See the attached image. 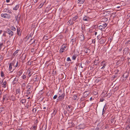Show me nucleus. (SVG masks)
<instances>
[{
	"label": "nucleus",
	"mask_w": 130,
	"mask_h": 130,
	"mask_svg": "<svg viewBox=\"0 0 130 130\" xmlns=\"http://www.w3.org/2000/svg\"><path fill=\"white\" fill-rule=\"evenodd\" d=\"M65 93L64 92L62 93V95H59V96L57 99V102L61 101L64 99L65 96Z\"/></svg>",
	"instance_id": "1"
},
{
	"label": "nucleus",
	"mask_w": 130,
	"mask_h": 130,
	"mask_svg": "<svg viewBox=\"0 0 130 130\" xmlns=\"http://www.w3.org/2000/svg\"><path fill=\"white\" fill-rule=\"evenodd\" d=\"M1 17L5 19H9L11 17V15L9 14L4 13L1 14Z\"/></svg>",
	"instance_id": "2"
},
{
	"label": "nucleus",
	"mask_w": 130,
	"mask_h": 130,
	"mask_svg": "<svg viewBox=\"0 0 130 130\" xmlns=\"http://www.w3.org/2000/svg\"><path fill=\"white\" fill-rule=\"evenodd\" d=\"M66 108L67 109L68 111L70 113L71 112L74 108L72 107L71 105H67L66 106Z\"/></svg>",
	"instance_id": "3"
},
{
	"label": "nucleus",
	"mask_w": 130,
	"mask_h": 130,
	"mask_svg": "<svg viewBox=\"0 0 130 130\" xmlns=\"http://www.w3.org/2000/svg\"><path fill=\"white\" fill-rule=\"evenodd\" d=\"M85 125L84 124H80L76 127L77 129H84L86 128Z\"/></svg>",
	"instance_id": "4"
},
{
	"label": "nucleus",
	"mask_w": 130,
	"mask_h": 130,
	"mask_svg": "<svg viewBox=\"0 0 130 130\" xmlns=\"http://www.w3.org/2000/svg\"><path fill=\"white\" fill-rule=\"evenodd\" d=\"M6 33H8L9 35V37L12 36L14 34L13 32L11 31L10 29H7L6 31Z\"/></svg>",
	"instance_id": "5"
},
{
	"label": "nucleus",
	"mask_w": 130,
	"mask_h": 130,
	"mask_svg": "<svg viewBox=\"0 0 130 130\" xmlns=\"http://www.w3.org/2000/svg\"><path fill=\"white\" fill-rule=\"evenodd\" d=\"M106 41V39L104 38H101L99 40V43L101 44L104 43Z\"/></svg>",
	"instance_id": "6"
},
{
	"label": "nucleus",
	"mask_w": 130,
	"mask_h": 130,
	"mask_svg": "<svg viewBox=\"0 0 130 130\" xmlns=\"http://www.w3.org/2000/svg\"><path fill=\"white\" fill-rule=\"evenodd\" d=\"M79 39L81 41H83L84 40V37L82 33L80 34L79 35Z\"/></svg>",
	"instance_id": "7"
},
{
	"label": "nucleus",
	"mask_w": 130,
	"mask_h": 130,
	"mask_svg": "<svg viewBox=\"0 0 130 130\" xmlns=\"http://www.w3.org/2000/svg\"><path fill=\"white\" fill-rule=\"evenodd\" d=\"M57 109H53V111L51 114L52 116L53 117L57 113Z\"/></svg>",
	"instance_id": "8"
},
{
	"label": "nucleus",
	"mask_w": 130,
	"mask_h": 130,
	"mask_svg": "<svg viewBox=\"0 0 130 130\" xmlns=\"http://www.w3.org/2000/svg\"><path fill=\"white\" fill-rule=\"evenodd\" d=\"M20 15L19 14H18V15L15 16V19L17 21L18 23L19 21V20L20 19Z\"/></svg>",
	"instance_id": "9"
},
{
	"label": "nucleus",
	"mask_w": 130,
	"mask_h": 130,
	"mask_svg": "<svg viewBox=\"0 0 130 130\" xmlns=\"http://www.w3.org/2000/svg\"><path fill=\"white\" fill-rule=\"evenodd\" d=\"M85 0H78L77 1V3L79 5H81V4L84 3Z\"/></svg>",
	"instance_id": "10"
},
{
	"label": "nucleus",
	"mask_w": 130,
	"mask_h": 130,
	"mask_svg": "<svg viewBox=\"0 0 130 130\" xmlns=\"http://www.w3.org/2000/svg\"><path fill=\"white\" fill-rule=\"evenodd\" d=\"M4 49V45H3V43H0V51L3 50Z\"/></svg>",
	"instance_id": "11"
},
{
	"label": "nucleus",
	"mask_w": 130,
	"mask_h": 130,
	"mask_svg": "<svg viewBox=\"0 0 130 130\" xmlns=\"http://www.w3.org/2000/svg\"><path fill=\"white\" fill-rule=\"evenodd\" d=\"M17 34L19 36H21V32L19 28H18L17 29Z\"/></svg>",
	"instance_id": "12"
},
{
	"label": "nucleus",
	"mask_w": 130,
	"mask_h": 130,
	"mask_svg": "<svg viewBox=\"0 0 130 130\" xmlns=\"http://www.w3.org/2000/svg\"><path fill=\"white\" fill-rule=\"evenodd\" d=\"M129 49L127 47H126L123 50V54H126L129 51Z\"/></svg>",
	"instance_id": "13"
},
{
	"label": "nucleus",
	"mask_w": 130,
	"mask_h": 130,
	"mask_svg": "<svg viewBox=\"0 0 130 130\" xmlns=\"http://www.w3.org/2000/svg\"><path fill=\"white\" fill-rule=\"evenodd\" d=\"M18 81V79L16 77H15L14 79L13 80L12 84L13 85H14L15 84H16L17 82Z\"/></svg>",
	"instance_id": "14"
},
{
	"label": "nucleus",
	"mask_w": 130,
	"mask_h": 130,
	"mask_svg": "<svg viewBox=\"0 0 130 130\" xmlns=\"http://www.w3.org/2000/svg\"><path fill=\"white\" fill-rule=\"evenodd\" d=\"M76 38H75L72 39L70 41V43H71L72 45L76 43Z\"/></svg>",
	"instance_id": "15"
},
{
	"label": "nucleus",
	"mask_w": 130,
	"mask_h": 130,
	"mask_svg": "<svg viewBox=\"0 0 130 130\" xmlns=\"http://www.w3.org/2000/svg\"><path fill=\"white\" fill-rule=\"evenodd\" d=\"M8 96L7 94H6L3 96V101H4L5 100H7L8 99Z\"/></svg>",
	"instance_id": "16"
},
{
	"label": "nucleus",
	"mask_w": 130,
	"mask_h": 130,
	"mask_svg": "<svg viewBox=\"0 0 130 130\" xmlns=\"http://www.w3.org/2000/svg\"><path fill=\"white\" fill-rule=\"evenodd\" d=\"M20 6V4H18L16 5L13 8V10H17L18 9Z\"/></svg>",
	"instance_id": "17"
},
{
	"label": "nucleus",
	"mask_w": 130,
	"mask_h": 130,
	"mask_svg": "<svg viewBox=\"0 0 130 130\" xmlns=\"http://www.w3.org/2000/svg\"><path fill=\"white\" fill-rule=\"evenodd\" d=\"M17 60H13L12 63H10L12 66H14L15 63L17 62Z\"/></svg>",
	"instance_id": "18"
},
{
	"label": "nucleus",
	"mask_w": 130,
	"mask_h": 130,
	"mask_svg": "<svg viewBox=\"0 0 130 130\" xmlns=\"http://www.w3.org/2000/svg\"><path fill=\"white\" fill-rule=\"evenodd\" d=\"M88 94H87V92H85L83 94V98H85L86 97L88 96Z\"/></svg>",
	"instance_id": "19"
},
{
	"label": "nucleus",
	"mask_w": 130,
	"mask_h": 130,
	"mask_svg": "<svg viewBox=\"0 0 130 130\" xmlns=\"http://www.w3.org/2000/svg\"><path fill=\"white\" fill-rule=\"evenodd\" d=\"M68 25H71L73 24H74V23L73 21H71V20H70L68 22Z\"/></svg>",
	"instance_id": "20"
},
{
	"label": "nucleus",
	"mask_w": 130,
	"mask_h": 130,
	"mask_svg": "<svg viewBox=\"0 0 130 130\" xmlns=\"http://www.w3.org/2000/svg\"><path fill=\"white\" fill-rule=\"evenodd\" d=\"M69 124L71 127H73L75 126V124L73 122H70L69 123Z\"/></svg>",
	"instance_id": "21"
},
{
	"label": "nucleus",
	"mask_w": 130,
	"mask_h": 130,
	"mask_svg": "<svg viewBox=\"0 0 130 130\" xmlns=\"http://www.w3.org/2000/svg\"><path fill=\"white\" fill-rule=\"evenodd\" d=\"M78 55L77 54H74L72 57V59L73 60H75L76 57Z\"/></svg>",
	"instance_id": "22"
},
{
	"label": "nucleus",
	"mask_w": 130,
	"mask_h": 130,
	"mask_svg": "<svg viewBox=\"0 0 130 130\" xmlns=\"http://www.w3.org/2000/svg\"><path fill=\"white\" fill-rule=\"evenodd\" d=\"M5 109L4 107H1L0 108V113L1 112H3L4 113V112Z\"/></svg>",
	"instance_id": "23"
},
{
	"label": "nucleus",
	"mask_w": 130,
	"mask_h": 130,
	"mask_svg": "<svg viewBox=\"0 0 130 130\" xmlns=\"http://www.w3.org/2000/svg\"><path fill=\"white\" fill-rule=\"evenodd\" d=\"M22 74V70H20L18 72L17 74L18 75L19 77Z\"/></svg>",
	"instance_id": "24"
},
{
	"label": "nucleus",
	"mask_w": 130,
	"mask_h": 130,
	"mask_svg": "<svg viewBox=\"0 0 130 130\" xmlns=\"http://www.w3.org/2000/svg\"><path fill=\"white\" fill-rule=\"evenodd\" d=\"M16 94H20V88H18L17 89H16Z\"/></svg>",
	"instance_id": "25"
},
{
	"label": "nucleus",
	"mask_w": 130,
	"mask_h": 130,
	"mask_svg": "<svg viewBox=\"0 0 130 130\" xmlns=\"http://www.w3.org/2000/svg\"><path fill=\"white\" fill-rule=\"evenodd\" d=\"M78 15H75V16L74 17H73V18L72 21H75L76 20V19H78Z\"/></svg>",
	"instance_id": "26"
},
{
	"label": "nucleus",
	"mask_w": 130,
	"mask_h": 130,
	"mask_svg": "<svg viewBox=\"0 0 130 130\" xmlns=\"http://www.w3.org/2000/svg\"><path fill=\"white\" fill-rule=\"evenodd\" d=\"M37 128V125H34L33 126L31 127V130H35Z\"/></svg>",
	"instance_id": "27"
},
{
	"label": "nucleus",
	"mask_w": 130,
	"mask_h": 130,
	"mask_svg": "<svg viewBox=\"0 0 130 130\" xmlns=\"http://www.w3.org/2000/svg\"><path fill=\"white\" fill-rule=\"evenodd\" d=\"M26 100L25 99H23L21 100L20 102L23 104L25 103L26 102Z\"/></svg>",
	"instance_id": "28"
},
{
	"label": "nucleus",
	"mask_w": 130,
	"mask_h": 130,
	"mask_svg": "<svg viewBox=\"0 0 130 130\" xmlns=\"http://www.w3.org/2000/svg\"><path fill=\"white\" fill-rule=\"evenodd\" d=\"M7 82L6 81H4L3 84V86H2L4 88H6V84Z\"/></svg>",
	"instance_id": "29"
},
{
	"label": "nucleus",
	"mask_w": 130,
	"mask_h": 130,
	"mask_svg": "<svg viewBox=\"0 0 130 130\" xmlns=\"http://www.w3.org/2000/svg\"><path fill=\"white\" fill-rule=\"evenodd\" d=\"M83 20L84 21H88V20H89V18H88L86 17H84V18H83Z\"/></svg>",
	"instance_id": "30"
},
{
	"label": "nucleus",
	"mask_w": 130,
	"mask_h": 130,
	"mask_svg": "<svg viewBox=\"0 0 130 130\" xmlns=\"http://www.w3.org/2000/svg\"><path fill=\"white\" fill-rule=\"evenodd\" d=\"M90 51V50L88 48H86L84 50V51L86 53H88V52Z\"/></svg>",
	"instance_id": "31"
},
{
	"label": "nucleus",
	"mask_w": 130,
	"mask_h": 130,
	"mask_svg": "<svg viewBox=\"0 0 130 130\" xmlns=\"http://www.w3.org/2000/svg\"><path fill=\"white\" fill-rule=\"evenodd\" d=\"M11 29L13 31H15L16 30V29L13 26H11Z\"/></svg>",
	"instance_id": "32"
},
{
	"label": "nucleus",
	"mask_w": 130,
	"mask_h": 130,
	"mask_svg": "<svg viewBox=\"0 0 130 130\" xmlns=\"http://www.w3.org/2000/svg\"><path fill=\"white\" fill-rule=\"evenodd\" d=\"M62 90H60L58 93V95H62V93H61L62 92Z\"/></svg>",
	"instance_id": "33"
},
{
	"label": "nucleus",
	"mask_w": 130,
	"mask_h": 130,
	"mask_svg": "<svg viewBox=\"0 0 130 130\" xmlns=\"http://www.w3.org/2000/svg\"><path fill=\"white\" fill-rule=\"evenodd\" d=\"M99 29L102 30L104 29L105 28L103 27L102 25H100L99 26Z\"/></svg>",
	"instance_id": "34"
},
{
	"label": "nucleus",
	"mask_w": 130,
	"mask_h": 130,
	"mask_svg": "<svg viewBox=\"0 0 130 130\" xmlns=\"http://www.w3.org/2000/svg\"><path fill=\"white\" fill-rule=\"evenodd\" d=\"M66 46H65L64 45H62L61 46V48L62 50H65V48H66Z\"/></svg>",
	"instance_id": "35"
},
{
	"label": "nucleus",
	"mask_w": 130,
	"mask_h": 130,
	"mask_svg": "<svg viewBox=\"0 0 130 130\" xmlns=\"http://www.w3.org/2000/svg\"><path fill=\"white\" fill-rule=\"evenodd\" d=\"M77 95H74L72 99L74 100H76L77 98Z\"/></svg>",
	"instance_id": "36"
},
{
	"label": "nucleus",
	"mask_w": 130,
	"mask_h": 130,
	"mask_svg": "<svg viewBox=\"0 0 130 130\" xmlns=\"http://www.w3.org/2000/svg\"><path fill=\"white\" fill-rule=\"evenodd\" d=\"M27 72H29L28 76H29V77H30L31 76L32 74H31V72H30L29 70H27Z\"/></svg>",
	"instance_id": "37"
},
{
	"label": "nucleus",
	"mask_w": 130,
	"mask_h": 130,
	"mask_svg": "<svg viewBox=\"0 0 130 130\" xmlns=\"http://www.w3.org/2000/svg\"><path fill=\"white\" fill-rule=\"evenodd\" d=\"M12 65L10 63L9 67V70L10 71H11L12 69Z\"/></svg>",
	"instance_id": "38"
},
{
	"label": "nucleus",
	"mask_w": 130,
	"mask_h": 130,
	"mask_svg": "<svg viewBox=\"0 0 130 130\" xmlns=\"http://www.w3.org/2000/svg\"><path fill=\"white\" fill-rule=\"evenodd\" d=\"M5 74L3 71H2L1 72V76L3 77L4 76Z\"/></svg>",
	"instance_id": "39"
},
{
	"label": "nucleus",
	"mask_w": 130,
	"mask_h": 130,
	"mask_svg": "<svg viewBox=\"0 0 130 130\" xmlns=\"http://www.w3.org/2000/svg\"><path fill=\"white\" fill-rule=\"evenodd\" d=\"M101 66H103L102 67L101 69H104L106 65L105 63L103 65H101Z\"/></svg>",
	"instance_id": "40"
},
{
	"label": "nucleus",
	"mask_w": 130,
	"mask_h": 130,
	"mask_svg": "<svg viewBox=\"0 0 130 130\" xmlns=\"http://www.w3.org/2000/svg\"><path fill=\"white\" fill-rule=\"evenodd\" d=\"M126 130H130V126L128 125L126 128Z\"/></svg>",
	"instance_id": "41"
},
{
	"label": "nucleus",
	"mask_w": 130,
	"mask_h": 130,
	"mask_svg": "<svg viewBox=\"0 0 130 130\" xmlns=\"http://www.w3.org/2000/svg\"><path fill=\"white\" fill-rule=\"evenodd\" d=\"M130 44V40H129L128 41H127L125 43V44Z\"/></svg>",
	"instance_id": "42"
},
{
	"label": "nucleus",
	"mask_w": 130,
	"mask_h": 130,
	"mask_svg": "<svg viewBox=\"0 0 130 130\" xmlns=\"http://www.w3.org/2000/svg\"><path fill=\"white\" fill-rule=\"evenodd\" d=\"M21 77L22 79H24L26 78V76L25 75L23 74Z\"/></svg>",
	"instance_id": "43"
},
{
	"label": "nucleus",
	"mask_w": 130,
	"mask_h": 130,
	"mask_svg": "<svg viewBox=\"0 0 130 130\" xmlns=\"http://www.w3.org/2000/svg\"><path fill=\"white\" fill-rule=\"evenodd\" d=\"M18 64H19V62L18 61H17V62L16 63H15V65L14 67H16L18 66Z\"/></svg>",
	"instance_id": "44"
},
{
	"label": "nucleus",
	"mask_w": 130,
	"mask_h": 130,
	"mask_svg": "<svg viewBox=\"0 0 130 130\" xmlns=\"http://www.w3.org/2000/svg\"><path fill=\"white\" fill-rule=\"evenodd\" d=\"M37 109L36 108H34L32 110V112L34 113H35L36 112Z\"/></svg>",
	"instance_id": "45"
},
{
	"label": "nucleus",
	"mask_w": 130,
	"mask_h": 130,
	"mask_svg": "<svg viewBox=\"0 0 130 130\" xmlns=\"http://www.w3.org/2000/svg\"><path fill=\"white\" fill-rule=\"evenodd\" d=\"M120 58V59H119L121 61H123L124 60V58L123 56H121Z\"/></svg>",
	"instance_id": "46"
},
{
	"label": "nucleus",
	"mask_w": 130,
	"mask_h": 130,
	"mask_svg": "<svg viewBox=\"0 0 130 130\" xmlns=\"http://www.w3.org/2000/svg\"><path fill=\"white\" fill-rule=\"evenodd\" d=\"M102 26H103V27L104 28H105L107 26V24L105 23L103 24Z\"/></svg>",
	"instance_id": "47"
},
{
	"label": "nucleus",
	"mask_w": 130,
	"mask_h": 130,
	"mask_svg": "<svg viewBox=\"0 0 130 130\" xmlns=\"http://www.w3.org/2000/svg\"><path fill=\"white\" fill-rule=\"evenodd\" d=\"M22 87H25L26 86L25 84L24 83H23L22 84H21Z\"/></svg>",
	"instance_id": "48"
},
{
	"label": "nucleus",
	"mask_w": 130,
	"mask_h": 130,
	"mask_svg": "<svg viewBox=\"0 0 130 130\" xmlns=\"http://www.w3.org/2000/svg\"><path fill=\"white\" fill-rule=\"evenodd\" d=\"M6 10L7 11V13H10V14L12 13V12L10 10L8 9H6Z\"/></svg>",
	"instance_id": "49"
},
{
	"label": "nucleus",
	"mask_w": 130,
	"mask_h": 130,
	"mask_svg": "<svg viewBox=\"0 0 130 130\" xmlns=\"http://www.w3.org/2000/svg\"><path fill=\"white\" fill-rule=\"evenodd\" d=\"M19 51V50H16L14 52L13 55H15L17 54L18 53Z\"/></svg>",
	"instance_id": "50"
},
{
	"label": "nucleus",
	"mask_w": 130,
	"mask_h": 130,
	"mask_svg": "<svg viewBox=\"0 0 130 130\" xmlns=\"http://www.w3.org/2000/svg\"><path fill=\"white\" fill-rule=\"evenodd\" d=\"M6 31H4V32L3 34V36L6 37Z\"/></svg>",
	"instance_id": "51"
},
{
	"label": "nucleus",
	"mask_w": 130,
	"mask_h": 130,
	"mask_svg": "<svg viewBox=\"0 0 130 130\" xmlns=\"http://www.w3.org/2000/svg\"><path fill=\"white\" fill-rule=\"evenodd\" d=\"M46 129V127L45 126L43 125L42 127V130H45Z\"/></svg>",
	"instance_id": "52"
},
{
	"label": "nucleus",
	"mask_w": 130,
	"mask_h": 130,
	"mask_svg": "<svg viewBox=\"0 0 130 130\" xmlns=\"http://www.w3.org/2000/svg\"><path fill=\"white\" fill-rule=\"evenodd\" d=\"M67 61H71V60L70 59V57H68L67 58Z\"/></svg>",
	"instance_id": "53"
},
{
	"label": "nucleus",
	"mask_w": 130,
	"mask_h": 130,
	"mask_svg": "<svg viewBox=\"0 0 130 130\" xmlns=\"http://www.w3.org/2000/svg\"><path fill=\"white\" fill-rule=\"evenodd\" d=\"M29 104V103H27L25 106V107H26L27 108H28L29 107V105L28 104Z\"/></svg>",
	"instance_id": "54"
},
{
	"label": "nucleus",
	"mask_w": 130,
	"mask_h": 130,
	"mask_svg": "<svg viewBox=\"0 0 130 130\" xmlns=\"http://www.w3.org/2000/svg\"><path fill=\"white\" fill-rule=\"evenodd\" d=\"M57 95H55L53 97V99L54 100V99H56L57 98Z\"/></svg>",
	"instance_id": "55"
},
{
	"label": "nucleus",
	"mask_w": 130,
	"mask_h": 130,
	"mask_svg": "<svg viewBox=\"0 0 130 130\" xmlns=\"http://www.w3.org/2000/svg\"><path fill=\"white\" fill-rule=\"evenodd\" d=\"M63 52V50H62V49L61 48H60V51H59L60 53H62Z\"/></svg>",
	"instance_id": "56"
},
{
	"label": "nucleus",
	"mask_w": 130,
	"mask_h": 130,
	"mask_svg": "<svg viewBox=\"0 0 130 130\" xmlns=\"http://www.w3.org/2000/svg\"><path fill=\"white\" fill-rule=\"evenodd\" d=\"M27 94H29L31 93L30 92V90H28L27 91Z\"/></svg>",
	"instance_id": "57"
},
{
	"label": "nucleus",
	"mask_w": 130,
	"mask_h": 130,
	"mask_svg": "<svg viewBox=\"0 0 130 130\" xmlns=\"http://www.w3.org/2000/svg\"><path fill=\"white\" fill-rule=\"evenodd\" d=\"M42 90H41L39 91V94H42L43 93V91Z\"/></svg>",
	"instance_id": "58"
},
{
	"label": "nucleus",
	"mask_w": 130,
	"mask_h": 130,
	"mask_svg": "<svg viewBox=\"0 0 130 130\" xmlns=\"http://www.w3.org/2000/svg\"><path fill=\"white\" fill-rule=\"evenodd\" d=\"M122 77H123V78H127L128 77V76L127 75L126 76H125L124 75H123Z\"/></svg>",
	"instance_id": "59"
},
{
	"label": "nucleus",
	"mask_w": 130,
	"mask_h": 130,
	"mask_svg": "<svg viewBox=\"0 0 130 130\" xmlns=\"http://www.w3.org/2000/svg\"><path fill=\"white\" fill-rule=\"evenodd\" d=\"M116 73L117 74L118 73L119 71V69H117L116 70Z\"/></svg>",
	"instance_id": "60"
},
{
	"label": "nucleus",
	"mask_w": 130,
	"mask_h": 130,
	"mask_svg": "<svg viewBox=\"0 0 130 130\" xmlns=\"http://www.w3.org/2000/svg\"><path fill=\"white\" fill-rule=\"evenodd\" d=\"M43 4H43L42 3L40 4L39 5V7H40V8L42 6H43Z\"/></svg>",
	"instance_id": "61"
},
{
	"label": "nucleus",
	"mask_w": 130,
	"mask_h": 130,
	"mask_svg": "<svg viewBox=\"0 0 130 130\" xmlns=\"http://www.w3.org/2000/svg\"><path fill=\"white\" fill-rule=\"evenodd\" d=\"M105 106L104 107V108L103 109V111H102V115L105 113V111L104 110V109Z\"/></svg>",
	"instance_id": "62"
},
{
	"label": "nucleus",
	"mask_w": 130,
	"mask_h": 130,
	"mask_svg": "<svg viewBox=\"0 0 130 130\" xmlns=\"http://www.w3.org/2000/svg\"><path fill=\"white\" fill-rule=\"evenodd\" d=\"M83 99V96L80 99V100L81 101H83L84 100Z\"/></svg>",
	"instance_id": "63"
},
{
	"label": "nucleus",
	"mask_w": 130,
	"mask_h": 130,
	"mask_svg": "<svg viewBox=\"0 0 130 130\" xmlns=\"http://www.w3.org/2000/svg\"><path fill=\"white\" fill-rule=\"evenodd\" d=\"M64 113L65 115H66L67 114V111L66 110H64Z\"/></svg>",
	"instance_id": "64"
}]
</instances>
